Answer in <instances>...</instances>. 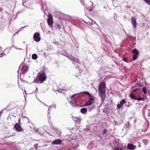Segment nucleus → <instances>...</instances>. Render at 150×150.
<instances>
[{
  "label": "nucleus",
  "mask_w": 150,
  "mask_h": 150,
  "mask_svg": "<svg viewBox=\"0 0 150 150\" xmlns=\"http://www.w3.org/2000/svg\"><path fill=\"white\" fill-rule=\"evenodd\" d=\"M45 74L43 73H39L37 74L36 79L34 80L33 82L36 83H42L46 79Z\"/></svg>",
  "instance_id": "1"
},
{
  "label": "nucleus",
  "mask_w": 150,
  "mask_h": 150,
  "mask_svg": "<svg viewBox=\"0 0 150 150\" xmlns=\"http://www.w3.org/2000/svg\"><path fill=\"white\" fill-rule=\"evenodd\" d=\"M81 93H82L83 94L87 95L88 97L90 98L84 103V105L85 106L91 105L94 103V99L89 92L88 91H83L81 92Z\"/></svg>",
  "instance_id": "2"
},
{
  "label": "nucleus",
  "mask_w": 150,
  "mask_h": 150,
  "mask_svg": "<svg viewBox=\"0 0 150 150\" xmlns=\"http://www.w3.org/2000/svg\"><path fill=\"white\" fill-rule=\"evenodd\" d=\"M28 71V68L27 65H23V64L20 65L19 68L18 73H19L20 75L24 74V73L27 72Z\"/></svg>",
  "instance_id": "3"
},
{
  "label": "nucleus",
  "mask_w": 150,
  "mask_h": 150,
  "mask_svg": "<svg viewBox=\"0 0 150 150\" xmlns=\"http://www.w3.org/2000/svg\"><path fill=\"white\" fill-rule=\"evenodd\" d=\"M106 83L104 82H101L99 84L98 87V92L105 93L106 92Z\"/></svg>",
  "instance_id": "4"
},
{
  "label": "nucleus",
  "mask_w": 150,
  "mask_h": 150,
  "mask_svg": "<svg viewBox=\"0 0 150 150\" xmlns=\"http://www.w3.org/2000/svg\"><path fill=\"white\" fill-rule=\"evenodd\" d=\"M66 56L68 57V58L70 59L71 61H73V63L74 64V63H78L79 64L80 63V61L79 60V59L76 57L75 58L73 56H72L71 55L69 54H67L66 55Z\"/></svg>",
  "instance_id": "5"
},
{
  "label": "nucleus",
  "mask_w": 150,
  "mask_h": 150,
  "mask_svg": "<svg viewBox=\"0 0 150 150\" xmlns=\"http://www.w3.org/2000/svg\"><path fill=\"white\" fill-rule=\"evenodd\" d=\"M33 38L35 41L36 42L40 41V33L38 32L35 33L33 36Z\"/></svg>",
  "instance_id": "6"
},
{
  "label": "nucleus",
  "mask_w": 150,
  "mask_h": 150,
  "mask_svg": "<svg viewBox=\"0 0 150 150\" xmlns=\"http://www.w3.org/2000/svg\"><path fill=\"white\" fill-rule=\"evenodd\" d=\"M47 23L48 25L50 26H52L53 24V17L51 14L48 15V18L47 19Z\"/></svg>",
  "instance_id": "7"
},
{
  "label": "nucleus",
  "mask_w": 150,
  "mask_h": 150,
  "mask_svg": "<svg viewBox=\"0 0 150 150\" xmlns=\"http://www.w3.org/2000/svg\"><path fill=\"white\" fill-rule=\"evenodd\" d=\"M14 127L18 131L22 132L23 131V129L21 127L20 125L18 123H16Z\"/></svg>",
  "instance_id": "8"
},
{
  "label": "nucleus",
  "mask_w": 150,
  "mask_h": 150,
  "mask_svg": "<svg viewBox=\"0 0 150 150\" xmlns=\"http://www.w3.org/2000/svg\"><path fill=\"white\" fill-rule=\"evenodd\" d=\"M131 22L133 28H135L136 27L137 23L136 18L135 17H133L132 18Z\"/></svg>",
  "instance_id": "9"
},
{
  "label": "nucleus",
  "mask_w": 150,
  "mask_h": 150,
  "mask_svg": "<svg viewBox=\"0 0 150 150\" xmlns=\"http://www.w3.org/2000/svg\"><path fill=\"white\" fill-rule=\"evenodd\" d=\"M126 102L125 100L123 99L120 101V104H117V107L119 109H120L123 106L124 104L126 103Z\"/></svg>",
  "instance_id": "10"
},
{
  "label": "nucleus",
  "mask_w": 150,
  "mask_h": 150,
  "mask_svg": "<svg viewBox=\"0 0 150 150\" xmlns=\"http://www.w3.org/2000/svg\"><path fill=\"white\" fill-rule=\"evenodd\" d=\"M88 6H86V7H85L84 10H85V11H86V9L88 10L89 11H91L92 10V8H89V6L90 7H91V6H90V5H91V6H92V7L93 6V2H91V1H90L88 3Z\"/></svg>",
  "instance_id": "11"
},
{
  "label": "nucleus",
  "mask_w": 150,
  "mask_h": 150,
  "mask_svg": "<svg viewBox=\"0 0 150 150\" xmlns=\"http://www.w3.org/2000/svg\"><path fill=\"white\" fill-rule=\"evenodd\" d=\"M99 93V95L100 96V98H101V105L104 102V101L105 98V93H103L100 92H98Z\"/></svg>",
  "instance_id": "12"
},
{
  "label": "nucleus",
  "mask_w": 150,
  "mask_h": 150,
  "mask_svg": "<svg viewBox=\"0 0 150 150\" xmlns=\"http://www.w3.org/2000/svg\"><path fill=\"white\" fill-rule=\"evenodd\" d=\"M52 108V107H51V106H49L48 109V110L47 111V113H48L47 116L48 117V121L49 122V123H50V125H51L52 124V123L51 122H50V117H51V116H50V110Z\"/></svg>",
  "instance_id": "13"
},
{
  "label": "nucleus",
  "mask_w": 150,
  "mask_h": 150,
  "mask_svg": "<svg viewBox=\"0 0 150 150\" xmlns=\"http://www.w3.org/2000/svg\"><path fill=\"white\" fill-rule=\"evenodd\" d=\"M62 142V140L60 139L55 140L52 142V144L54 145H58L61 144Z\"/></svg>",
  "instance_id": "14"
},
{
  "label": "nucleus",
  "mask_w": 150,
  "mask_h": 150,
  "mask_svg": "<svg viewBox=\"0 0 150 150\" xmlns=\"http://www.w3.org/2000/svg\"><path fill=\"white\" fill-rule=\"evenodd\" d=\"M127 146L129 149L133 150L135 148H136V146L133 145L131 144H127Z\"/></svg>",
  "instance_id": "15"
},
{
  "label": "nucleus",
  "mask_w": 150,
  "mask_h": 150,
  "mask_svg": "<svg viewBox=\"0 0 150 150\" xmlns=\"http://www.w3.org/2000/svg\"><path fill=\"white\" fill-rule=\"evenodd\" d=\"M66 90V88L65 87L63 88H59L57 89V91L59 93H64V91Z\"/></svg>",
  "instance_id": "16"
},
{
  "label": "nucleus",
  "mask_w": 150,
  "mask_h": 150,
  "mask_svg": "<svg viewBox=\"0 0 150 150\" xmlns=\"http://www.w3.org/2000/svg\"><path fill=\"white\" fill-rule=\"evenodd\" d=\"M129 97L132 100H136L137 98L135 96L133 93H131L129 95Z\"/></svg>",
  "instance_id": "17"
},
{
  "label": "nucleus",
  "mask_w": 150,
  "mask_h": 150,
  "mask_svg": "<svg viewBox=\"0 0 150 150\" xmlns=\"http://www.w3.org/2000/svg\"><path fill=\"white\" fill-rule=\"evenodd\" d=\"M145 114L147 115L148 116H150V110H146L145 111H144L143 113V115H145Z\"/></svg>",
  "instance_id": "18"
},
{
  "label": "nucleus",
  "mask_w": 150,
  "mask_h": 150,
  "mask_svg": "<svg viewBox=\"0 0 150 150\" xmlns=\"http://www.w3.org/2000/svg\"><path fill=\"white\" fill-rule=\"evenodd\" d=\"M87 110L85 108H82L81 109V112L83 114H86L87 113Z\"/></svg>",
  "instance_id": "19"
},
{
  "label": "nucleus",
  "mask_w": 150,
  "mask_h": 150,
  "mask_svg": "<svg viewBox=\"0 0 150 150\" xmlns=\"http://www.w3.org/2000/svg\"><path fill=\"white\" fill-rule=\"evenodd\" d=\"M73 120L75 122L79 123L80 121V119L79 117H73Z\"/></svg>",
  "instance_id": "20"
},
{
  "label": "nucleus",
  "mask_w": 150,
  "mask_h": 150,
  "mask_svg": "<svg viewBox=\"0 0 150 150\" xmlns=\"http://www.w3.org/2000/svg\"><path fill=\"white\" fill-rule=\"evenodd\" d=\"M132 52L133 53V54H135L136 55H138L139 54V52L138 50L136 49H134L132 51Z\"/></svg>",
  "instance_id": "21"
},
{
  "label": "nucleus",
  "mask_w": 150,
  "mask_h": 150,
  "mask_svg": "<svg viewBox=\"0 0 150 150\" xmlns=\"http://www.w3.org/2000/svg\"><path fill=\"white\" fill-rule=\"evenodd\" d=\"M138 55H136L135 54H133V58L132 59H131L130 60V62H132L135 60L137 57Z\"/></svg>",
  "instance_id": "22"
},
{
  "label": "nucleus",
  "mask_w": 150,
  "mask_h": 150,
  "mask_svg": "<svg viewBox=\"0 0 150 150\" xmlns=\"http://www.w3.org/2000/svg\"><path fill=\"white\" fill-rule=\"evenodd\" d=\"M142 91L144 94H146L147 90L146 87H143L142 88Z\"/></svg>",
  "instance_id": "23"
},
{
  "label": "nucleus",
  "mask_w": 150,
  "mask_h": 150,
  "mask_svg": "<svg viewBox=\"0 0 150 150\" xmlns=\"http://www.w3.org/2000/svg\"><path fill=\"white\" fill-rule=\"evenodd\" d=\"M81 94H82V93H81V92H80L79 93H77L76 94H74L71 96V99H73L75 98L76 96H77V95Z\"/></svg>",
  "instance_id": "24"
},
{
  "label": "nucleus",
  "mask_w": 150,
  "mask_h": 150,
  "mask_svg": "<svg viewBox=\"0 0 150 150\" xmlns=\"http://www.w3.org/2000/svg\"><path fill=\"white\" fill-rule=\"evenodd\" d=\"M38 57V56L37 54H32V58L33 59H36Z\"/></svg>",
  "instance_id": "25"
},
{
  "label": "nucleus",
  "mask_w": 150,
  "mask_h": 150,
  "mask_svg": "<svg viewBox=\"0 0 150 150\" xmlns=\"http://www.w3.org/2000/svg\"><path fill=\"white\" fill-rule=\"evenodd\" d=\"M83 21L85 22L88 25H92V24L93 23H95V22L94 21L93 22V21L91 20V21H88L87 22H86L85 21L83 20Z\"/></svg>",
  "instance_id": "26"
},
{
  "label": "nucleus",
  "mask_w": 150,
  "mask_h": 150,
  "mask_svg": "<svg viewBox=\"0 0 150 150\" xmlns=\"http://www.w3.org/2000/svg\"><path fill=\"white\" fill-rule=\"evenodd\" d=\"M66 18H67L68 20L70 21H72V17L69 15H67L66 16Z\"/></svg>",
  "instance_id": "27"
},
{
  "label": "nucleus",
  "mask_w": 150,
  "mask_h": 150,
  "mask_svg": "<svg viewBox=\"0 0 150 150\" xmlns=\"http://www.w3.org/2000/svg\"><path fill=\"white\" fill-rule=\"evenodd\" d=\"M122 60L124 61L125 62L127 63H128L130 62V61H129L127 58L126 57H123L122 58Z\"/></svg>",
  "instance_id": "28"
},
{
  "label": "nucleus",
  "mask_w": 150,
  "mask_h": 150,
  "mask_svg": "<svg viewBox=\"0 0 150 150\" xmlns=\"http://www.w3.org/2000/svg\"><path fill=\"white\" fill-rule=\"evenodd\" d=\"M126 127H127L129 128L131 127V125L129 124V122H127L125 125Z\"/></svg>",
  "instance_id": "29"
},
{
  "label": "nucleus",
  "mask_w": 150,
  "mask_h": 150,
  "mask_svg": "<svg viewBox=\"0 0 150 150\" xmlns=\"http://www.w3.org/2000/svg\"><path fill=\"white\" fill-rule=\"evenodd\" d=\"M144 98H142L141 97H140L138 98H137V99L136 100H137L139 101L140 100H144Z\"/></svg>",
  "instance_id": "30"
},
{
  "label": "nucleus",
  "mask_w": 150,
  "mask_h": 150,
  "mask_svg": "<svg viewBox=\"0 0 150 150\" xmlns=\"http://www.w3.org/2000/svg\"><path fill=\"white\" fill-rule=\"evenodd\" d=\"M146 3L150 6V0H144Z\"/></svg>",
  "instance_id": "31"
},
{
  "label": "nucleus",
  "mask_w": 150,
  "mask_h": 150,
  "mask_svg": "<svg viewBox=\"0 0 150 150\" xmlns=\"http://www.w3.org/2000/svg\"><path fill=\"white\" fill-rule=\"evenodd\" d=\"M57 28H58L59 30H60L61 28V26L59 24L57 25Z\"/></svg>",
  "instance_id": "32"
},
{
  "label": "nucleus",
  "mask_w": 150,
  "mask_h": 150,
  "mask_svg": "<svg viewBox=\"0 0 150 150\" xmlns=\"http://www.w3.org/2000/svg\"><path fill=\"white\" fill-rule=\"evenodd\" d=\"M107 131V130L106 129H103V131L102 132V133L103 134H105L106 132Z\"/></svg>",
  "instance_id": "33"
},
{
  "label": "nucleus",
  "mask_w": 150,
  "mask_h": 150,
  "mask_svg": "<svg viewBox=\"0 0 150 150\" xmlns=\"http://www.w3.org/2000/svg\"><path fill=\"white\" fill-rule=\"evenodd\" d=\"M114 150H123V149L121 148H115Z\"/></svg>",
  "instance_id": "34"
},
{
  "label": "nucleus",
  "mask_w": 150,
  "mask_h": 150,
  "mask_svg": "<svg viewBox=\"0 0 150 150\" xmlns=\"http://www.w3.org/2000/svg\"><path fill=\"white\" fill-rule=\"evenodd\" d=\"M52 107V108H54V109H56V105H51Z\"/></svg>",
  "instance_id": "35"
},
{
  "label": "nucleus",
  "mask_w": 150,
  "mask_h": 150,
  "mask_svg": "<svg viewBox=\"0 0 150 150\" xmlns=\"http://www.w3.org/2000/svg\"><path fill=\"white\" fill-rule=\"evenodd\" d=\"M26 27V26H24V27H22L19 30V31H22L23 29Z\"/></svg>",
  "instance_id": "36"
},
{
  "label": "nucleus",
  "mask_w": 150,
  "mask_h": 150,
  "mask_svg": "<svg viewBox=\"0 0 150 150\" xmlns=\"http://www.w3.org/2000/svg\"><path fill=\"white\" fill-rule=\"evenodd\" d=\"M57 133H58V134H57L58 136V137L60 136V134H61V132L59 131H58Z\"/></svg>",
  "instance_id": "37"
},
{
  "label": "nucleus",
  "mask_w": 150,
  "mask_h": 150,
  "mask_svg": "<svg viewBox=\"0 0 150 150\" xmlns=\"http://www.w3.org/2000/svg\"><path fill=\"white\" fill-rule=\"evenodd\" d=\"M38 144H35L34 145V146L35 148L36 149L38 148Z\"/></svg>",
  "instance_id": "38"
},
{
  "label": "nucleus",
  "mask_w": 150,
  "mask_h": 150,
  "mask_svg": "<svg viewBox=\"0 0 150 150\" xmlns=\"http://www.w3.org/2000/svg\"><path fill=\"white\" fill-rule=\"evenodd\" d=\"M139 89V88H136L134 89L133 90V91H136L137 90H138Z\"/></svg>",
  "instance_id": "39"
},
{
  "label": "nucleus",
  "mask_w": 150,
  "mask_h": 150,
  "mask_svg": "<svg viewBox=\"0 0 150 150\" xmlns=\"http://www.w3.org/2000/svg\"><path fill=\"white\" fill-rule=\"evenodd\" d=\"M2 55L1 56H0V57H2V56H5L6 55V54L4 52L2 53Z\"/></svg>",
  "instance_id": "40"
},
{
  "label": "nucleus",
  "mask_w": 150,
  "mask_h": 150,
  "mask_svg": "<svg viewBox=\"0 0 150 150\" xmlns=\"http://www.w3.org/2000/svg\"><path fill=\"white\" fill-rule=\"evenodd\" d=\"M12 47L16 49L22 50V49H21V48H17V47H16L15 46H12Z\"/></svg>",
  "instance_id": "41"
},
{
  "label": "nucleus",
  "mask_w": 150,
  "mask_h": 150,
  "mask_svg": "<svg viewBox=\"0 0 150 150\" xmlns=\"http://www.w3.org/2000/svg\"><path fill=\"white\" fill-rule=\"evenodd\" d=\"M3 11V8L1 7H0V12H2Z\"/></svg>",
  "instance_id": "42"
},
{
  "label": "nucleus",
  "mask_w": 150,
  "mask_h": 150,
  "mask_svg": "<svg viewBox=\"0 0 150 150\" xmlns=\"http://www.w3.org/2000/svg\"><path fill=\"white\" fill-rule=\"evenodd\" d=\"M19 30H18V31L17 32H16V33H15L14 35H13V36H14V35H15L16 34H18V33L19 32Z\"/></svg>",
  "instance_id": "43"
},
{
  "label": "nucleus",
  "mask_w": 150,
  "mask_h": 150,
  "mask_svg": "<svg viewBox=\"0 0 150 150\" xmlns=\"http://www.w3.org/2000/svg\"><path fill=\"white\" fill-rule=\"evenodd\" d=\"M20 121V118H19V120H18V124H21Z\"/></svg>",
  "instance_id": "44"
},
{
  "label": "nucleus",
  "mask_w": 150,
  "mask_h": 150,
  "mask_svg": "<svg viewBox=\"0 0 150 150\" xmlns=\"http://www.w3.org/2000/svg\"><path fill=\"white\" fill-rule=\"evenodd\" d=\"M53 43L54 44H56L57 45L58 44V42H53Z\"/></svg>",
  "instance_id": "45"
},
{
  "label": "nucleus",
  "mask_w": 150,
  "mask_h": 150,
  "mask_svg": "<svg viewBox=\"0 0 150 150\" xmlns=\"http://www.w3.org/2000/svg\"><path fill=\"white\" fill-rule=\"evenodd\" d=\"M35 131H36V132H38V131H39V130H38V129H37H37H35Z\"/></svg>",
  "instance_id": "46"
},
{
  "label": "nucleus",
  "mask_w": 150,
  "mask_h": 150,
  "mask_svg": "<svg viewBox=\"0 0 150 150\" xmlns=\"http://www.w3.org/2000/svg\"><path fill=\"white\" fill-rule=\"evenodd\" d=\"M2 112H0V119L1 118V115Z\"/></svg>",
  "instance_id": "47"
},
{
  "label": "nucleus",
  "mask_w": 150,
  "mask_h": 150,
  "mask_svg": "<svg viewBox=\"0 0 150 150\" xmlns=\"http://www.w3.org/2000/svg\"><path fill=\"white\" fill-rule=\"evenodd\" d=\"M74 129V128H71V130H73Z\"/></svg>",
  "instance_id": "48"
},
{
  "label": "nucleus",
  "mask_w": 150,
  "mask_h": 150,
  "mask_svg": "<svg viewBox=\"0 0 150 150\" xmlns=\"http://www.w3.org/2000/svg\"><path fill=\"white\" fill-rule=\"evenodd\" d=\"M69 103H71L72 104V102H71V101H70V102H69Z\"/></svg>",
  "instance_id": "49"
},
{
  "label": "nucleus",
  "mask_w": 150,
  "mask_h": 150,
  "mask_svg": "<svg viewBox=\"0 0 150 150\" xmlns=\"http://www.w3.org/2000/svg\"><path fill=\"white\" fill-rule=\"evenodd\" d=\"M24 117V118H27V117Z\"/></svg>",
  "instance_id": "50"
},
{
  "label": "nucleus",
  "mask_w": 150,
  "mask_h": 150,
  "mask_svg": "<svg viewBox=\"0 0 150 150\" xmlns=\"http://www.w3.org/2000/svg\"><path fill=\"white\" fill-rule=\"evenodd\" d=\"M81 3L82 4V5H83V3H82V1H81Z\"/></svg>",
  "instance_id": "51"
},
{
  "label": "nucleus",
  "mask_w": 150,
  "mask_h": 150,
  "mask_svg": "<svg viewBox=\"0 0 150 150\" xmlns=\"http://www.w3.org/2000/svg\"><path fill=\"white\" fill-rule=\"evenodd\" d=\"M2 54V53H1L0 52V55Z\"/></svg>",
  "instance_id": "52"
},
{
  "label": "nucleus",
  "mask_w": 150,
  "mask_h": 150,
  "mask_svg": "<svg viewBox=\"0 0 150 150\" xmlns=\"http://www.w3.org/2000/svg\"><path fill=\"white\" fill-rule=\"evenodd\" d=\"M83 6H85V5H84V4H83Z\"/></svg>",
  "instance_id": "53"
},
{
  "label": "nucleus",
  "mask_w": 150,
  "mask_h": 150,
  "mask_svg": "<svg viewBox=\"0 0 150 150\" xmlns=\"http://www.w3.org/2000/svg\"><path fill=\"white\" fill-rule=\"evenodd\" d=\"M23 43H25V42L24 41V42H23Z\"/></svg>",
  "instance_id": "54"
},
{
  "label": "nucleus",
  "mask_w": 150,
  "mask_h": 150,
  "mask_svg": "<svg viewBox=\"0 0 150 150\" xmlns=\"http://www.w3.org/2000/svg\"><path fill=\"white\" fill-rule=\"evenodd\" d=\"M6 49H7L6 48H5V50H6Z\"/></svg>",
  "instance_id": "55"
},
{
  "label": "nucleus",
  "mask_w": 150,
  "mask_h": 150,
  "mask_svg": "<svg viewBox=\"0 0 150 150\" xmlns=\"http://www.w3.org/2000/svg\"><path fill=\"white\" fill-rule=\"evenodd\" d=\"M0 49H1V47H0Z\"/></svg>",
  "instance_id": "56"
},
{
  "label": "nucleus",
  "mask_w": 150,
  "mask_h": 150,
  "mask_svg": "<svg viewBox=\"0 0 150 150\" xmlns=\"http://www.w3.org/2000/svg\"><path fill=\"white\" fill-rule=\"evenodd\" d=\"M124 30L125 31V32L126 33L125 31V30Z\"/></svg>",
  "instance_id": "57"
}]
</instances>
